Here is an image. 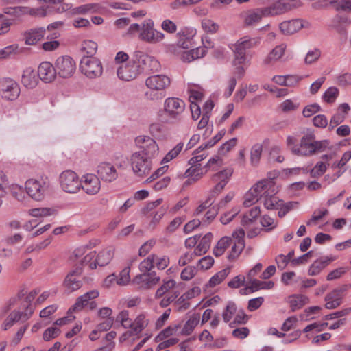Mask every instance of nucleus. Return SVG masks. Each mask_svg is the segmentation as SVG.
Returning <instances> with one entry per match:
<instances>
[{
  "instance_id": "obj_1",
  "label": "nucleus",
  "mask_w": 351,
  "mask_h": 351,
  "mask_svg": "<svg viewBox=\"0 0 351 351\" xmlns=\"http://www.w3.org/2000/svg\"><path fill=\"white\" fill-rule=\"evenodd\" d=\"M138 62L134 60H130L125 65L120 66L117 69V76L119 79L125 81H130L135 79L143 71L141 68L140 61L144 64L149 63L150 70H157L159 67V62L152 57L146 54L139 53Z\"/></svg>"
},
{
  "instance_id": "obj_2",
  "label": "nucleus",
  "mask_w": 351,
  "mask_h": 351,
  "mask_svg": "<svg viewBox=\"0 0 351 351\" xmlns=\"http://www.w3.org/2000/svg\"><path fill=\"white\" fill-rule=\"evenodd\" d=\"M50 186V181L47 177H41L39 179H29L25 182V189L27 194L34 200H42Z\"/></svg>"
},
{
  "instance_id": "obj_3",
  "label": "nucleus",
  "mask_w": 351,
  "mask_h": 351,
  "mask_svg": "<svg viewBox=\"0 0 351 351\" xmlns=\"http://www.w3.org/2000/svg\"><path fill=\"white\" fill-rule=\"evenodd\" d=\"M134 142L139 149L136 152H139L144 156L153 160L158 155V145L152 138L145 135H140L135 138Z\"/></svg>"
},
{
  "instance_id": "obj_4",
  "label": "nucleus",
  "mask_w": 351,
  "mask_h": 351,
  "mask_svg": "<svg viewBox=\"0 0 351 351\" xmlns=\"http://www.w3.org/2000/svg\"><path fill=\"white\" fill-rule=\"evenodd\" d=\"M130 164L136 176L144 178L151 171L152 160L144 156L139 152H134L130 156Z\"/></svg>"
},
{
  "instance_id": "obj_5",
  "label": "nucleus",
  "mask_w": 351,
  "mask_h": 351,
  "mask_svg": "<svg viewBox=\"0 0 351 351\" xmlns=\"http://www.w3.org/2000/svg\"><path fill=\"white\" fill-rule=\"evenodd\" d=\"M300 5L298 0H276L268 6L263 7L265 16H274L282 14Z\"/></svg>"
},
{
  "instance_id": "obj_6",
  "label": "nucleus",
  "mask_w": 351,
  "mask_h": 351,
  "mask_svg": "<svg viewBox=\"0 0 351 351\" xmlns=\"http://www.w3.org/2000/svg\"><path fill=\"white\" fill-rule=\"evenodd\" d=\"M80 69L90 79L99 77L103 73L101 62L95 57L84 56L80 61Z\"/></svg>"
},
{
  "instance_id": "obj_7",
  "label": "nucleus",
  "mask_w": 351,
  "mask_h": 351,
  "mask_svg": "<svg viewBox=\"0 0 351 351\" xmlns=\"http://www.w3.org/2000/svg\"><path fill=\"white\" fill-rule=\"evenodd\" d=\"M184 110L185 102L179 98L169 97L164 102V111L170 119L180 121Z\"/></svg>"
},
{
  "instance_id": "obj_8",
  "label": "nucleus",
  "mask_w": 351,
  "mask_h": 351,
  "mask_svg": "<svg viewBox=\"0 0 351 351\" xmlns=\"http://www.w3.org/2000/svg\"><path fill=\"white\" fill-rule=\"evenodd\" d=\"M165 34L154 28V21L152 19H146L141 26L139 38L149 43L156 44L162 41Z\"/></svg>"
},
{
  "instance_id": "obj_9",
  "label": "nucleus",
  "mask_w": 351,
  "mask_h": 351,
  "mask_svg": "<svg viewBox=\"0 0 351 351\" xmlns=\"http://www.w3.org/2000/svg\"><path fill=\"white\" fill-rule=\"evenodd\" d=\"M315 134L313 131L308 130L302 137L300 146L293 145L291 152L298 156H311L315 154L314 139Z\"/></svg>"
},
{
  "instance_id": "obj_10",
  "label": "nucleus",
  "mask_w": 351,
  "mask_h": 351,
  "mask_svg": "<svg viewBox=\"0 0 351 351\" xmlns=\"http://www.w3.org/2000/svg\"><path fill=\"white\" fill-rule=\"evenodd\" d=\"M60 182L62 190L66 193H75L82 186V182L73 171H63L60 176Z\"/></svg>"
},
{
  "instance_id": "obj_11",
  "label": "nucleus",
  "mask_w": 351,
  "mask_h": 351,
  "mask_svg": "<svg viewBox=\"0 0 351 351\" xmlns=\"http://www.w3.org/2000/svg\"><path fill=\"white\" fill-rule=\"evenodd\" d=\"M56 74L62 78H69L73 76L76 64L73 59L69 56H62L58 58L55 62Z\"/></svg>"
},
{
  "instance_id": "obj_12",
  "label": "nucleus",
  "mask_w": 351,
  "mask_h": 351,
  "mask_svg": "<svg viewBox=\"0 0 351 351\" xmlns=\"http://www.w3.org/2000/svg\"><path fill=\"white\" fill-rule=\"evenodd\" d=\"M20 93V86L14 80L8 77L0 80V94L2 98L14 101L19 97Z\"/></svg>"
},
{
  "instance_id": "obj_13",
  "label": "nucleus",
  "mask_w": 351,
  "mask_h": 351,
  "mask_svg": "<svg viewBox=\"0 0 351 351\" xmlns=\"http://www.w3.org/2000/svg\"><path fill=\"white\" fill-rule=\"evenodd\" d=\"M271 184V180H263L258 182L250 191L245 194L243 205L249 207L258 201L262 197V192L265 189H269Z\"/></svg>"
},
{
  "instance_id": "obj_14",
  "label": "nucleus",
  "mask_w": 351,
  "mask_h": 351,
  "mask_svg": "<svg viewBox=\"0 0 351 351\" xmlns=\"http://www.w3.org/2000/svg\"><path fill=\"white\" fill-rule=\"evenodd\" d=\"M34 309L27 306L24 311H13L10 313L3 324V329L8 330L18 322H24L29 319L33 314Z\"/></svg>"
},
{
  "instance_id": "obj_15",
  "label": "nucleus",
  "mask_w": 351,
  "mask_h": 351,
  "mask_svg": "<svg viewBox=\"0 0 351 351\" xmlns=\"http://www.w3.org/2000/svg\"><path fill=\"white\" fill-rule=\"evenodd\" d=\"M276 193L274 182L271 180L270 187L262 192L261 197L264 198L263 205L267 210H278L280 206H282V201L275 196Z\"/></svg>"
},
{
  "instance_id": "obj_16",
  "label": "nucleus",
  "mask_w": 351,
  "mask_h": 351,
  "mask_svg": "<svg viewBox=\"0 0 351 351\" xmlns=\"http://www.w3.org/2000/svg\"><path fill=\"white\" fill-rule=\"evenodd\" d=\"M170 79L165 75H154L147 78L145 84L149 89L165 91L170 85Z\"/></svg>"
},
{
  "instance_id": "obj_17",
  "label": "nucleus",
  "mask_w": 351,
  "mask_h": 351,
  "mask_svg": "<svg viewBox=\"0 0 351 351\" xmlns=\"http://www.w3.org/2000/svg\"><path fill=\"white\" fill-rule=\"evenodd\" d=\"M82 273V268L80 267L71 271L64 279V287L71 291L79 289L82 286V282L80 280Z\"/></svg>"
},
{
  "instance_id": "obj_18",
  "label": "nucleus",
  "mask_w": 351,
  "mask_h": 351,
  "mask_svg": "<svg viewBox=\"0 0 351 351\" xmlns=\"http://www.w3.org/2000/svg\"><path fill=\"white\" fill-rule=\"evenodd\" d=\"M98 178L102 180L111 182L117 178L118 174L115 167L109 162H101L97 167Z\"/></svg>"
},
{
  "instance_id": "obj_19",
  "label": "nucleus",
  "mask_w": 351,
  "mask_h": 351,
  "mask_svg": "<svg viewBox=\"0 0 351 351\" xmlns=\"http://www.w3.org/2000/svg\"><path fill=\"white\" fill-rule=\"evenodd\" d=\"M159 280L160 278L158 276H156L154 272H141V274L136 275L132 281L134 283L138 285L141 288L147 289L156 285Z\"/></svg>"
},
{
  "instance_id": "obj_20",
  "label": "nucleus",
  "mask_w": 351,
  "mask_h": 351,
  "mask_svg": "<svg viewBox=\"0 0 351 351\" xmlns=\"http://www.w3.org/2000/svg\"><path fill=\"white\" fill-rule=\"evenodd\" d=\"M81 188L88 195L97 193L100 189L99 178L93 174L84 176Z\"/></svg>"
},
{
  "instance_id": "obj_21",
  "label": "nucleus",
  "mask_w": 351,
  "mask_h": 351,
  "mask_svg": "<svg viewBox=\"0 0 351 351\" xmlns=\"http://www.w3.org/2000/svg\"><path fill=\"white\" fill-rule=\"evenodd\" d=\"M55 65L53 66L49 62H43L38 68V76L45 83H49L54 80L56 76Z\"/></svg>"
},
{
  "instance_id": "obj_22",
  "label": "nucleus",
  "mask_w": 351,
  "mask_h": 351,
  "mask_svg": "<svg viewBox=\"0 0 351 351\" xmlns=\"http://www.w3.org/2000/svg\"><path fill=\"white\" fill-rule=\"evenodd\" d=\"M99 291L97 290H91L86 292L84 295L78 297L73 304L69 309V311H80L83 309L86 306H88V302L99 296Z\"/></svg>"
},
{
  "instance_id": "obj_23",
  "label": "nucleus",
  "mask_w": 351,
  "mask_h": 351,
  "mask_svg": "<svg viewBox=\"0 0 351 351\" xmlns=\"http://www.w3.org/2000/svg\"><path fill=\"white\" fill-rule=\"evenodd\" d=\"M350 23L351 21L347 16L336 15L332 19L330 26L340 35L344 36L346 38L347 27Z\"/></svg>"
},
{
  "instance_id": "obj_24",
  "label": "nucleus",
  "mask_w": 351,
  "mask_h": 351,
  "mask_svg": "<svg viewBox=\"0 0 351 351\" xmlns=\"http://www.w3.org/2000/svg\"><path fill=\"white\" fill-rule=\"evenodd\" d=\"M45 32V27H36L26 31L23 34L25 43L29 45H35L44 37Z\"/></svg>"
},
{
  "instance_id": "obj_25",
  "label": "nucleus",
  "mask_w": 351,
  "mask_h": 351,
  "mask_svg": "<svg viewBox=\"0 0 351 351\" xmlns=\"http://www.w3.org/2000/svg\"><path fill=\"white\" fill-rule=\"evenodd\" d=\"M335 258L334 257L322 256L315 261L309 267L308 274L310 276H317L322 270L327 267Z\"/></svg>"
},
{
  "instance_id": "obj_26",
  "label": "nucleus",
  "mask_w": 351,
  "mask_h": 351,
  "mask_svg": "<svg viewBox=\"0 0 351 351\" xmlns=\"http://www.w3.org/2000/svg\"><path fill=\"white\" fill-rule=\"evenodd\" d=\"M303 27V24L300 19H293L282 22L279 25L280 32L285 35H291Z\"/></svg>"
},
{
  "instance_id": "obj_27",
  "label": "nucleus",
  "mask_w": 351,
  "mask_h": 351,
  "mask_svg": "<svg viewBox=\"0 0 351 351\" xmlns=\"http://www.w3.org/2000/svg\"><path fill=\"white\" fill-rule=\"evenodd\" d=\"M114 255L113 250L110 248H106L100 252L93 263H90V268L94 269L97 265L100 267L108 265L112 260Z\"/></svg>"
},
{
  "instance_id": "obj_28",
  "label": "nucleus",
  "mask_w": 351,
  "mask_h": 351,
  "mask_svg": "<svg viewBox=\"0 0 351 351\" xmlns=\"http://www.w3.org/2000/svg\"><path fill=\"white\" fill-rule=\"evenodd\" d=\"M38 82L37 75L31 67H28L23 71L21 76L22 84L28 88H34Z\"/></svg>"
},
{
  "instance_id": "obj_29",
  "label": "nucleus",
  "mask_w": 351,
  "mask_h": 351,
  "mask_svg": "<svg viewBox=\"0 0 351 351\" xmlns=\"http://www.w3.org/2000/svg\"><path fill=\"white\" fill-rule=\"evenodd\" d=\"M66 8L63 6H62L61 9L60 8H58V11L63 12L65 10L71 9V13L73 14H86L87 13L95 12L97 8V5L94 3L85 4L73 8L69 7V5H66Z\"/></svg>"
},
{
  "instance_id": "obj_30",
  "label": "nucleus",
  "mask_w": 351,
  "mask_h": 351,
  "mask_svg": "<svg viewBox=\"0 0 351 351\" xmlns=\"http://www.w3.org/2000/svg\"><path fill=\"white\" fill-rule=\"evenodd\" d=\"M287 49V45L282 43L277 45L272 51L268 54L267 57L264 60L265 64H269L271 62H275L280 59L285 54Z\"/></svg>"
},
{
  "instance_id": "obj_31",
  "label": "nucleus",
  "mask_w": 351,
  "mask_h": 351,
  "mask_svg": "<svg viewBox=\"0 0 351 351\" xmlns=\"http://www.w3.org/2000/svg\"><path fill=\"white\" fill-rule=\"evenodd\" d=\"M189 163L191 167L186 171L185 174H187L188 176H194L191 180L195 182L204 174L202 171L201 173L199 172L201 170L199 169L201 165L197 163V158H195L194 156L189 160Z\"/></svg>"
},
{
  "instance_id": "obj_32",
  "label": "nucleus",
  "mask_w": 351,
  "mask_h": 351,
  "mask_svg": "<svg viewBox=\"0 0 351 351\" xmlns=\"http://www.w3.org/2000/svg\"><path fill=\"white\" fill-rule=\"evenodd\" d=\"M149 321L146 319L144 314H141L135 319L134 322L132 321V326L130 327L133 330L134 335L139 334L147 326Z\"/></svg>"
},
{
  "instance_id": "obj_33",
  "label": "nucleus",
  "mask_w": 351,
  "mask_h": 351,
  "mask_svg": "<svg viewBox=\"0 0 351 351\" xmlns=\"http://www.w3.org/2000/svg\"><path fill=\"white\" fill-rule=\"evenodd\" d=\"M308 299L304 295H292L289 297L291 310L294 312L308 303Z\"/></svg>"
},
{
  "instance_id": "obj_34",
  "label": "nucleus",
  "mask_w": 351,
  "mask_h": 351,
  "mask_svg": "<svg viewBox=\"0 0 351 351\" xmlns=\"http://www.w3.org/2000/svg\"><path fill=\"white\" fill-rule=\"evenodd\" d=\"M232 243V240L230 237H223L217 243L213 249V254L215 256L218 257L221 256L226 250Z\"/></svg>"
},
{
  "instance_id": "obj_35",
  "label": "nucleus",
  "mask_w": 351,
  "mask_h": 351,
  "mask_svg": "<svg viewBox=\"0 0 351 351\" xmlns=\"http://www.w3.org/2000/svg\"><path fill=\"white\" fill-rule=\"evenodd\" d=\"M182 327L180 324H172L162 330L155 338L156 342H160L161 341L169 337L170 336L176 334L179 328Z\"/></svg>"
},
{
  "instance_id": "obj_36",
  "label": "nucleus",
  "mask_w": 351,
  "mask_h": 351,
  "mask_svg": "<svg viewBox=\"0 0 351 351\" xmlns=\"http://www.w3.org/2000/svg\"><path fill=\"white\" fill-rule=\"evenodd\" d=\"M263 17H265L263 8H257L246 16L245 23L247 25H252L260 22Z\"/></svg>"
},
{
  "instance_id": "obj_37",
  "label": "nucleus",
  "mask_w": 351,
  "mask_h": 351,
  "mask_svg": "<svg viewBox=\"0 0 351 351\" xmlns=\"http://www.w3.org/2000/svg\"><path fill=\"white\" fill-rule=\"evenodd\" d=\"M199 322V315H193L184 324L180 333L182 335H190Z\"/></svg>"
},
{
  "instance_id": "obj_38",
  "label": "nucleus",
  "mask_w": 351,
  "mask_h": 351,
  "mask_svg": "<svg viewBox=\"0 0 351 351\" xmlns=\"http://www.w3.org/2000/svg\"><path fill=\"white\" fill-rule=\"evenodd\" d=\"M230 268L226 267L215 274L209 280L208 286L213 287L221 283L230 274Z\"/></svg>"
},
{
  "instance_id": "obj_39",
  "label": "nucleus",
  "mask_w": 351,
  "mask_h": 351,
  "mask_svg": "<svg viewBox=\"0 0 351 351\" xmlns=\"http://www.w3.org/2000/svg\"><path fill=\"white\" fill-rule=\"evenodd\" d=\"M258 43V38H251L248 36H243L237 42L245 51L256 46Z\"/></svg>"
},
{
  "instance_id": "obj_40",
  "label": "nucleus",
  "mask_w": 351,
  "mask_h": 351,
  "mask_svg": "<svg viewBox=\"0 0 351 351\" xmlns=\"http://www.w3.org/2000/svg\"><path fill=\"white\" fill-rule=\"evenodd\" d=\"M246 51L241 48V47L237 43L234 45V59L233 61V64L234 66L237 64H241L244 63L246 60Z\"/></svg>"
},
{
  "instance_id": "obj_41",
  "label": "nucleus",
  "mask_w": 351,
  "mask_h": 351,
  "mask_svg": "<svg viewBox=\"0 0 351 351\" xmlns=\"http://www.w3.org/2000/svg\"><path fill=\"white\" fill-rule=\"evenodd\" d=\"M348 290V286H341L335 289L330 293H328L325 297V300H335L341 304L342 294Z\"/></svg>"
},
{
  "instance_id": "obj_42",
  "label": "nucleus",
  "mask_w": 351,
  "mask_h": 351,
  "mask_svg": "<svg viewBox=\"0 0 351 351\" xmlns=\"http://www.w3.org/2000/svg\"><path fill=\"white\" fill-rule=\"evenodd\" d=\"M22 51L17 44L10 45L0 50V59L7 58Z\"/></svg>"
},
{
  "instance_id": "obj_43",
  "label": "nucleus",
  "mask_w": 351,
  "mask_h": 351,
  "mask_svg": "<svg viewBox=\"0 0 351 351\" xmlns=\"http://www.w3.org/2000/svg\"><path fill=\"white\" fill-rule=\"evenodd\" d=\"M233 170L231 168L226 169L223 171H221L216 174H215L213 177V180L214 182H224L226 184L228 183L229 178L232 175Z\"/></svg>"
},
{
  "instance_id": "obj_44",
  "label": "nucleus",
  "mask_w": 351,
  "mask_h": 351,
  "mask_svg": "<svg viewBox=\"0 0 351 351\" xmlns=\"http://www.w3.org/2000/svg\"><path fill=\"white\" fill-rule=\"evenodd\" d=\"M176 285L174 280L171 279L164 281L162 286H160L156 291L155 298H160L163 296L168 291L173 289Z\"/></svg>"
},
{
  "instance_id": "obj_45",
  "label": "nucleus",
  "mask_w": 351,
  "mask_h": 351,
  "mask_svg": "<svg viewBox=\"0 0 351 351\" xmlns=\"http://www.w3.org/2000/svg\"><path fill=\"white\" fill-rule=\"evenodd\" d=\"M53 211L49 208H36L29 209L28 213L34 217H44L53 215Z\"/></svg>"
},
{
  "instance_id": "obj_46",
  "label": "nucleus",
  "mask_w": 351,
  "mask_h": 351,
  "mask_svg": "<svg viewBox=\"0 0 351 351\" xmlns=\"http://www.w3.org/2000/svg\"><path fill=\"white\" fill-rule=\"evenodd\" d=\"M237 305L234 302L230 301L222 313V317L226 323H228L237 313Z\"/></svg>"
},
{
  "instance_id": "obj_47",
  "label": "nucleus",
  "mask_w": 351,
  "mask_h": 351,
  "mask_svg": "<svg viewBox=\"0 0 351 351\" xmlns=\"http://www.w3.org/2000/svg\"><path fill=\"white\" fill-rule=\"evenodd\" d=\"M244 247L245 243H241V241H234V244L232 246L231 251L228 256V260H235L242 252Z\"/></svg>"
},
{
  "instance_id": "obj_48",
  "label": "nucleus",
  "mask_w": 351,
  "mask_h": 351,
  "mask_svg": "<svg viewBox=\"0 0 351 351\" xmlns=\"http://www.w3.org/2000/svg\"><path fill=\"white\" fill-rule=\"evenodd\" d=\"M263 151V145L260 143L254 145L251 149V162L253 165H256L261 158Z\"/></svg>"
},
{
  "instance_id": "obj_49",
  "label": "nucleus",
  "mask_w": 351,
  "mask_h": 351,
  "mask_svg": "<svg viewBox=\"0 0 351 351\" xmlns=\"http://www.w3.org/2000/svg\"><path fill=\"white\" fill-rule=\"evenodd\" d=\"M153 258L154 256L151 254L140 263L138 268L141 272L150 273L149 271L154 267V259Z\"/></svg>"
},
{
  "instance_id": "obj_50",
  "label": "nucleus",
  "mask_w": 351,
  "mask_h": 351,
  "mask_svg": "<svg viewBox=\"0 0 351 351\" xmlns=\"http://www.w3.org/2000/svg\"><path fill=\"white\" fill-rule=\"evenodd\" d=\"M330 3L337 11L351 12V0H335Z\"/></svg>"
},
{
  "instance_id": "obj_51",
  "label": "nucleus",
  "mask_w": 351,
  "mask_h": 351,
  "mask_svg": "<svg viewBox=\"0 0 351 351\" xmlns=\"http://www.w3.org/2000/svg\"><path fill=\"white\" fill-rule=\"evenodd\" d=\"M116 321L120 322L121 326L125 328L132 326V319L129 318V313L126 310L121 311L117 315Z\"/></svg>"
},
{
  "instance_id": "obj_52",
  "label": "nucleus",
  "mask_w": 351,
  "mask_h": 351,
  "mask_svg": "<svg viewBox=\"0 0 351 351\" xmlns=\"http://www.w3.org/2000/svg\"><path fill=\"white\" fill-rule=\"evenodd\" d=\"M184 146L183 143H179L176 145L175 147H173L171 150H170L166 156L163 158L162 162H168L175 158L182 151Z\"/></svg>"
},
{
  "instance_id": "obj_53",
  "label": "nucleus",
  "mask_w": 351,
  "mask_h": 351,
  "mask_svg": "<svg viewBox=\"0 0 351 351\" xmlns=\"http://www.w3.org/2000/svg\"><path fill=\"white\" fill-rule=\"evenodd\" d=\"M339 90L336 87L328 88L323 95V99L327 103H332L335 101Z\"/></svg>"
},
{
  "instance_id": "obj_54",
  "label": "nucleus",
  "mask_w": 351,
  "mask_h": 351,
  "mask_svg": "<svg viewBox=\"0 0 351 351\" xmlns=\"http://www.w3.org/2000/svg\"><path fill=\"white\" fill-rule=\"evenodd\" d=\"M154 256V265L160 270L165 269L169 264V258L167 256H158L155 254Z\"/></svg>"
},
{
  "instance_id": "obj_55",
  "label": "nucleus",
  "mask_w": 351,
  "mask_h": 351,
  "mask_svg": "<svg viewBox=\"0 0 351 351\" xmlns=\"http://www.w3.org/2000/svg\"><path fill=\"white\" fill-rule=\"evenodd\" d=\"M202 27L205 32L209 33H215L219 28L218 24L208 19H204L202 21Z\"/></svg>"
},
{
  "instance_id": "obj_56",
  "label": "nucleus",
  "mask_w": 351,
  "mask_h": 351,
  "mask_svg": "<svg viewBox=\"0 0 351 351\" xmlns=\"http://www.w3.org/2000/svg\"><path fill=\"white\" fill-rule=\"evenodd\" d=\"M180 38L178 40L177 45L182 49H187L192 47L193 42L190 36H186L185 34H178Z\"/></svg>"
},
{
  "instance_id": "obj_57",
  "label": "nucleus",
  "mask_w": 351,
  "mask_h": 351,
  "mask_svg": "<svg viewBox=\"0 0 351 351\" xmlns=\"http://www.w3.org/2000/svg\"><path fill=\"white\" fill-rule=\"evenodd\" d=\"M326 170V165L324 162H318L311 170L310 174L313 178H318L322 176Z\"/></svg>"
},
{
  "instance_id": "obj_58",
  "label": "nucleus",
  "mask_w": 351,
  "mask_h": 351,
  "mask_svg": "<svg viewBox=\"0 0 351 351\" xmlns=\"http://www.w3.org/2000/svg\"><path fill=\"white\" fill-rule=\"evenodd\" d=\"M97 49V44L92 40L85 41L83 45V50L85 51L86 56L93 57L96 53Z\"/></svg>"
},
{
  "instance_id": "obj_59",
  "label": "nucleus",
  "mask_w": 351,
  "mask_h": 351,
  "mask_svg": "<svg viewBox=\"0 0 351 351\" xmlns=\"http://www.w3.org/2000/svg\"><path fill=\"white\" fill-rule=\"evenodd\" d=\"M197 271L195 266H188L182 271L180 277L183 280L188 281L195 276Z\"/></svg>"
},
{
  "instance_id": "obj_60",
  "label": "nucleus",
  "mask_w": 351,
  "mask_h": 351,
  "mask_svg": "<svg viewBox=\"0 0 351 351\" xmlns=\"http://www.w3.org/2000/svg\"><path fill=\"white\" fill-rule=\"evenodd\" d=\"M60 334V330L58 327H49L46 329L43 333V339L45 341H49L54 339Z\"/></svg>"
},
{
  "instance_id": "obj_61",
  "label": "nucleus",
  "mask_w": 351,
  "mask_h": 351,
  "mask_svg": "<svg viewBox=\"0 0 351 351\" xmlns=\"http://www.w3.org/2000/svg\"><path fill=\"white\" fill-rule=\"evenodd\" d=\"M145 96L149 100H160L165 97V92L149 89L145 93Z\"/></svg>"
},
{
  "instance_id": "obj_62",
  "label": "nucleus",
  "mask_w": 351,
  "mask_h": 351,
  "mask_svg": "<svg viewBox=\"0 0 351 351\" xmlns=\"http://www.w3.org/2000/svg\"><path fill=\"white\" fill-rule=\"evenodd\" d=\"M248 318L247 315L245 313L243 310L240 309L239 311H237V315L234 317V319L233 322L230 323V326L233 328L234 327L235 324H245L247 321Z\"/></svg>"
},
{
  "instance_id": "obj_63",
  "label": "nucleus",
  "mask_w": 351,
  "mask_h": 351,
  "mask_svg": "<svg viewBox=\"0 0 351 351\" xmlns=\"http://www.w3.org/2000/svg\"><path fill=\"white\" fill-rule=\"evenodd\" d=\"M130 267L128 266L124 268L119 274V278H117V284L119 285H125L130 281Z\"/></svg>"
},
{
  "instance_id": "obj_64",
  "label": "nucleus",
  "mask_w": 351,
  "mask_h": 351,
  "mask_svg": "<svg viewBox=\"0 0 351 351\" xmlns=\"http://www.w3.org/2000/svg\"><path fill=\"white\" fill-rule=\"evenodd\" d=\"M161 28L169 34H173L177 31V25L169 19H165L162 22Z\"/></svg>"
}]
</instances>
